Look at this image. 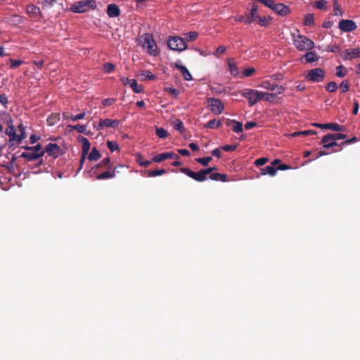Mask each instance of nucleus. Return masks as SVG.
Listing matches in <instances>:
<instances>
[{"label": "nucleus", "mask_w": 360, "mask_h": 360, "mask_svg": "<svg viewBox=\"0 0 360 360\" xmlns=\"http://www.w3.org/2000/svg\"><path fill=\"white\" fill-rule=\"evenodd\" d=\"M1 120L8 124V127L6 129V134L9 137L10 146L18 145L22 140L27 138V133L25 130L20 131V134H16L15 129L12 124V120L9 114L5 112L2 113Z\"/></svg>", "instance_id": "obj_1"}, {"label": "nucleus", "mask_w": 360, "mask_h": 360, "mask_svg": "<svg viewBox=\"0 0 360 360\" xmlns=\"http://www.w3.org/2000/svg\"><path fill=\"white\" fill-rule=\"evenodd\" d=\"M139 45L147 49V52L151 56H155L159 53L153 37L150 33H145L139 37Z\"/></svg>", "instance_id": "obj_2"}, {"label": "nucleus", "mask_w": 360, "mask_h": 360, "mask_svg": "<svg viewBox=\"0 0 360 360\" xmlns=\"http://www.w3.org/2000/svg\"><path fill=\"white\" fill-rule=\"evenodd\" d=\"M216 169L217 167H212L207 169H202L198 172H195L188 168L182 167L180 169V172L195 180L196 181L202 182L207 179V175Z\"/></svg>", "instance_id": "obj_3"}, {"label": "nucleus", "mask_w": 360, "mask_h": 360, "mask_svg": "<svg viewBox=\"0 0 360 360\" xmlns=\"http://www.w3.org/2000/svg\"><path fill=\"white\" fill-rule=\"evenodd\" d=\"M293 43L299 51H309L314 47V41L302 34L293 36Z\"/></svg>", "instance_id": "obj_4"}, {"label": "nucleus", "mask_w": 360, "mask_h": 360, "mask_svg": "<svg viewBox=\"0 0 360 360\" xmlns=\"http://www.w3.org/2000/svg\"><path fill=\"white\" fill-rule=\"evenodd\" d=\"M346 138L347 135L344 134H328L323 137L321 143L325 148L338 146L339 144L335 142L336 140L345 139Z\"/></svg>", "instance_id": "obj_5"}, {"label": "nucleus", "mask_w": 360, "mask_h": 360, "mask_svg": "<svg viewBox=\"0 0 360 360\" xmlns=\"http://www.w3.org/2000/svg\"><path fill=\"white\" fill-rule=\"evenodd\" d=\"M326 77V71L320 68L309 70L305 75V79L311 82H321Z\"/></svg>", "instance_id": "obj_6"}, {"label": "nucleus", "mask_w": 360, "mask_h": 360, "mask_svg": "<svg viewBox=\"0 0 360 360\" xmlns=\"http://www.w3.org/2000/svg\"><path fill=\"white\" fill-rule=\"evenodd\" d=\"M168 47L174 51H182L187 49L184 39L179 36L169 37L167 40Z\"/></svg>", "instance_id": "obj_7"}, {"label": "nucleus", "mask_w": 360, "mask_h": 360, "mask_svg": "<svg viewBox=\"0 0 360 360\" xmlns=\"http://www.w3.org/2000/svg\"><path fill=\"white\" fill-rule=\"evenodd\" d=\"M93 4H94V2L92 0L79 1L72 4L70 10L77 13H85L93 8Z\"/></svg>", "instance_id": "obj_8"}, {"label": "nucleus", "mask_w": 360, "mask_h": 360, "mask_svg": "<svg viewBox=\"0 0 360 360\" xmlns=\"http://www.w3.org/2000/svg\"><path fill=\"white\" fill-rule=\"evenodd\" d=\"M207 102L208 103V108L214 115H219L222 113L224 110V105L222 101L216 98H207Z\"/></svg>", "instance_id": "obj_9"}, {"label": "nucleus", "mask_w": 360, "mask_h": 360, "mask_svg": "<svg viewBox=\"0 0 360 360\" xmlns=\"http://www.w3.org/2000/svg\"><path fill=\"white\" fill-rule=\"evenodd\" d=\"M112 166V164L110 161V158H104L100 163L95 165L91 169L89 172V174L90 177H93L97 174V170L100 167H105L110 169Z\"/></svg>", "instance_id": "obj_10"}, {"label": "nucleus", "mask_w": 360, "mask_h": 360, "mask_svg": "<svg viewBox=\"0 0 360 360\" xmlns=\"http://www.w3.org/2000/svg\"><path fill=\"white\" fill-rule=\"evenodd\" d=\"M46 153L49 155L52 156L55 158L59 157L63 154L62 149L60 148V146L56 143H50L46 145L45 148V153Z\"/></svg>", "instance_id": "obj_11"}, {"label": "nucleus", "mask_w": 360, "mask_h": 360, "mask_svg": "<svg viewBox=\"0 0 360 360\" xmlns=\"http://www.w3.org/2000/svg\"><path fill=\"white\" fill-rule=\"evenodd\" d=\"M314 126L320 128V129H328L335 131H345V127L343 125H340L338 123H326V124H320V123H314Z\"/></svg>", "instance_id": "obj_12"}, {"label": "nucleus", "mask_w": 360, "mask_h": 360, "mask_svg": "<svg viewBox=\"0 0 360 360\" xmlns=\"http://www.w3.org/2000/svg\"><path fill=\"white\" fill-rule=\"evenodd\" d=\"M338 27L340 30L346 32H349L356 29L355 22L352 20H341Z\"/></svg>", "instance_id": "obj_13"}, {"label": "nucleus", "mask_w": 360, "mask_h": 360, "mask_svg": "<svg viewBox=\"0 0 360 360\" xmlns=\"http://www.w3.org/2000/svg\"><path fill=\"white\" fill-rule=\"evenodd\" d=\"M124 167L122 165H119L117 166L114 167L112 171H105L101 174H96V179L98 180H103V179H107L110 178H114L116 176V172L117 169H123Z\"/></svg>", "instance_id": "obj_14"}, {"label": "nucleus", "mask_w": 360, "mask_h": 360, "mask_svg": "<svg viewBox=\"0 0 360 360\" xmlns=\"http://www.w3.org/2000/svg\"><path fill=\"white\" fill-rule=\"evenodd\" d=\"M120 121L117 120L101 119L98 125L96 127V129L101 130L104 127H112L115 129L118 127Z\"/></svg>", "instance_id": "obj_15"}, {"label": "nucleus", "mask_w": 360, "mask_h": 360, "mask_svg": "<svg viewBox=\"0 0 360 360\" xmlns=\"http://www.w3.org/2000/svg\"><path fill=\"white\" fill-rule=\"evenodd\" d=\"M254 89H245L241 91V96L248 100L250 106H252L257 103L255 94L253 93Z\"/></svg>", "instance_id": "obj_16"}, {"label": "nucleus", "mask_w": 360, "mask_h": 360, "mask_svg": "<svg viewBox=\"0 0 360 360\" xmlns=\"http://www.w3.org/2000/svg\"><path fill=\"white\" fill-rule=\"evenodd\" d=\"M122 82L125 85H129L135 93L139 94L143 91V88L141 85L139 86L136 79H129L124 77L122 79Z\"/></svg>", "instance_id": "obj_17"}, {"label": "nucleus", "mask_w": 360, "mask_h": 360, "mask_svg": "<svg viewBox=\"0 0 360 360\" xmlns=\"http://www.w3.org/2000/svg\"><path fill=\"white\" fill-rule=\"evenodd\" d=\"M271 9H272L277 14L282 15V16H285V15H288V13H290V8L288 6H286L283 4H281V3H279V4L274 3V6H272L271 8Z\"/></svg>", "instance_id": "obj_18"}, {"label": "nucleus", "mask_w": 360, "mask_h": 360, "mask_svg": "<svg viewBox=\"0 0 360 360\" xmlns=\"http://www.w3.org/2000/svg\"><path fill=\"white\" fill-rule=\"evenodd\" d=\"M172 66L175 67L176 69H178L181 72V73L185 80H186V81L192 80V79H193L192 75L186 66L183 65L179 62L172 63Z\"/></svg>", "instance_id": "obj_19"}, {"label": "nucleus", "mask_w": 360, "mask_h": 360, "mask_svg": "<svg viewBox=\"0 0 360 360\" xmlns=\"http://www.w3.org/2000/svg\"><path fill=\"white\" fill-rule=\"evenodd\" d=\"M360 58V47L356 49H348L344 51V60H352Z\"/></svg>", "instance_id": "obj_20"}, {"label": "nucleus", "mask_w": 360, "mask_h": 360, "mask_svg": "<svg viewBox=\"0 0 360 360\" xmlns=\"http://www.w3.org/2000/svg\"><path fill=\"white\" fill-rule=\"evenodd\" d=\"M257 6L255 5V4H252L251 6L250 11L248 14H246V24H250L257 19V15H256V13L257 12Z\"/></svg>", "instance_id": "obj_21"}, {"label": "nucleus", "mask_w": 360, "mask_h": 360, "mask_svg": "<svg viewBox=\"0 0 360 360\" xmlns=\"http://www.w3.org/2000/svg\"><path fill=\"white\" fill-rule=\"evenodd\" d=\"M107 13L110 18L118 17L120 14V10L116 4H109L107 7Z\"/></svg>", "instance_id": "obj_22"}, {"label": "nucleus", "mask_w": 360, "mask_h": 360, "mask_svg": "<svg viewBox=\"0 0 360 360\" xmlns=\"http://www.w3.org/2000/svg\"><path fill=\"white\" fill-rule=\"evenodd\" d=\"M20 157L25 158L27 161H34L40 158L41 155L34 153L33 150H29L22 153Z\"/></svg>", "instance_id": "obj_23"}, {"label": "nucleus", "mask_w": 360, "mask_h": 360, "mask_svg": "<svg viewBox=\"0 0 360 360\" xmlns=\"http://www.w3.org/2000/svg\"><path fill=\"white\" fill-rule=\"evenodd\" d=\"M79 140L82 143V153L84 155H87L89 152L91 143L89 140L83 136H79Z\"/></svg>", "instance_id": "obj_24"}, {"label": "nucleus", "mask_w": 360, "mask_h": 360, "mask_svg": "<svg viewBox=\"0 0 360 360\" xmlns=\"http://www.w3.org/2000/svg\"><path fill=\"white\" fill-rule=\"evenodd\" d=\"M260 174L262 175H269L271 176H274L276 174V169L273 167L271 165H268L264 168L260 169Z\"/></svg>", "instance_id": "obj_25"}, {"label": "nucleus", "mask_w": 360, "mask_h": 360, "mask_svg": "<svg viewBox=\"0 0 360 360\" xmlns=\"http://www.w3.org/2000/svg\"><path fill=\"white\" fill-rule=\"evenodd\" d=\"M305 59L306 63H314L316 62L319 59V56H317L315 51L307 52L303 56Z\"/></svg>", "instance_id": "obj_26"}, {"label": "nucleus", "mask_w": 360, "mask_h": 360, "mask_svg": "<svg viewBox=\"0 0 360 360\" xmlns=\"http://www.w3.org/2000/svg\"><path fill=\"white\" fill-rule=\"evenodd\" d=\"M101 158V154L100 153L99 150L95 147L92 148L91 151L90 152L88 156V159L90 161H96L99 160Z\"/></svg>", "instance_id": "obj_27"}, {"label": "nucleus", "mask_w": 360, "mask_h": 360, "mask_svg": "<svg viewBox=\"0 0 360 360\" xmlns=\"http://www.w3.org/2000/svg\"><path fill=\"white\" fill-rule=\"evenodd\" d=\"M172 125L174 129L179 131L181 134H183L185 131L184 125L183 122L179 119H175L172 121Z\"/></svg>", "instance_id": "obj_28"}, {"label": "nucleus", "mask_w": 360, "mask_h": 360, "mask_svg": "<svg viewBox=\"0 0 360 360\" xmlns=\"http://www.w3.org/2000/svg\"><path fill=\"white\" fill-rule=\"evenodd\" d=\"M2 20L14 25H18L22 22L21 17L17 15H13L11 19L7 17H4L3 19H1V21Z\"/></svg>", "instance_id": "obj_29"}, {"label": "nucleus", "mask_w": 360, "mask_h": 360, "mask_svg": "<svg viewBox=\"0 0 360 360\" xmlns=\"http://www.w3.org/2000/svg\"><path fill=\"white\" fill-rule=\"evenodd\" d=\"M27 13L30 15L35 16L41 12L39 7L34 4H29L27 6Z\"/></svg>", "instance_id": "obj_30"}, {"label": "nucleus", "mask_w": 360, "mask_h": 360, "mask_svg": "<svg viewBox=\"0 0 360 360\" xmlns=\"http://www.w3.org/2000/svg\"><path fill=\"white\" fill-rule=\"evenodd\" d=\"M60 114L59 113H51L47 117V122L49 125H54L60 120Z\"/></svg>", "instance_id": "obj_31"}, {"label": "nucleus", "mask_w": 360, "mask_h": 360, "mask_svg": "<svg viewBox=\"0 0 360 360\" xmlns=\"http://www.w3.org/2000/svg\"><path fill=\"white\" fill-rule=\"evenodd\" d=\"M221 126V120H218V121H216L215 119L214 120H210L209 122H207L204 127L205 128H207V129H214V128H219Z\"/></svg>", "instance_id": "obj_32"}, {"label": "nucleus", "mask_w": 360, "mask_h": 360, "mask_svg": "<svg viewBox=\"0 0 360 360\" xmlns=\"http://www.w3.org/2000/svg\"><path fill=\"white\" fill-rule=\"evenodd\" d=\"M184 41H194L196 40L198 36V33L197 32H190L188 33L184 34Z\"/></svg>", "instance_id": "obj_33"}, {"label": "nucleus", "mask_w": 360, "mask_h": 360, "mask_svg": "<svg viewBox=\"0 0 360 360\" xmlns=\"http://www.w3.org/2000/svg\"><path fill=\"white\" fill-rule=\"evenodd\" d=\"M166 172H167L166 170L164 169H155V170L150 169V170L146 171L147 176L149 177L160 176V175L165 174Z\"/></svg>", "instance_id": "obj_34"}, {"label": "nucleus", "mask_w": 360, "mask_h": 360, "mask_svg": "<svg viewBox=\"0 0 360 360\" xmlns=\"http://www.w3.org/2000/svg\"><path fill=\"white\" fill-rule=\"evenodd\" d=\"M304 25L307 26H312L314 25V17L313 14L308 13L305 15L304 18Z\"/></svg>", "instance_id": "obj_35"}, {"label": "nucleus", "mask_w": 360, "mask_h": 360, "mask_svg": "<svg viewBox=\"0 0 360 360\" xmlns=\"http://www.w3.org/2000/svg\"><path fill=\"white\" fill-rule=\"evenodd\" d=\"M328 2L326 0H319L314 3V7L318 9L326 11Z\"/></svg>", "instance_id": "obj_36"}, {"label": "nucleus", "mask_w": 360, "mask_h": 360, "mask_svg": "<svg viewBox=\"0 0 360 360\" xmlns=\"http://www.w3.org/2000/svg\"><path fill=\"white\" fill-rule=\"evenodd\" d=\"M168 159V154L167 153H160V154H158L156 155L153 159L152 160L155 162H160L165 160H167Z\"/></svg>", "instance_id": "obj_37"}, {"label": "nucleus", "mask_w": 360, "mask_h": 360, "mask_svg": "<svg viewBox=\"0 0 360 360\" xmlns=\"http://www.w3.org/2000/svg\"><path fill=\"white\" fill-rule=\"evenodd\" d=\"M229 70H230L231 75H233L234 77L238 75L239 70H238L236 65L233 62H231V61L229 62Z\"/></svg>", "instance_id": "obj_38"}, {"label": "nucleus", "mask_w": 360, "mask_h": 360, "mask_svg": "<svg viewBox=\"0 0 360 360\" xmlns=\"http://www.w3.org/2000/svg\"><path fill=\"white\" fill-rule=\"evenodd\" d=\"M335 75L337 77L342 78L347 75V70L342 65H339L336 68Z\"/></svg>", "instance_id": "obj_39"}, {"label": "nucleus", "mask_w": 360, "mask_h": 360, "mask_svg": "<svg viewBox=\"0 0 360 360\" xmlns=\"http://www.w3.org/2000/svg\"><path fill=\"white\" fill-rule=\"evenodd\" d=\"M31 150H33L34 153L41 155V158L44 156L45 154V149H43L40 143H37L36 146H32L30 148Z\"/></svg>", "instance_id": "obj_40"}, {"label": "nucleus", "mask_w": 360, "mask_h": 360, "mask_svg": "<svg viewBox=\"0 0 360 360\" xmlns=\"http://www.w3.org/2000/svg\"><path fill=\"white\" fill-rule=\"evenodd\" d=\"M68 127H72L73 129H75L79 133H82V134H84L86 135L89 134V131H87L86 126H84V125L77 124L73 127L71 125H69Z\"/></svg>", "instance_id": "obj_41"}, {"label": "nucleus", "mask_w": 360, "mask_h": 360, "mask_svg": "<svg viewBox=\"0 0 360 360\" xmlns=\"http://www.w3.org/2000/svg\"><path fill=\"white\" fill-rule=\"evenodd\" d=\"M349 81L348 79L343 80L340 85L342 93H346L347 91H348L349 89Z\"/></svg>", "instance_id": "obj_42"}, {"label": "nucleus", "mask_w": 360, "mask_h": 360, "mask_svg": "<svg viewBox=\"0 0 360 360\" xmlns=\"http://www.w3.org/2000/svg\"><path fill=\"white\" fill-rule=\"evenodd\" d=\"M326 89L330 93L335 92L338 89V85L335 82H330L327 84Z\"/></svg>", "instance_id": "obj_43"}, {"label": "nucleus", "mask_w": 360, "mask_h": 360, "mask_svg": "<svg viewBox=\"0 0 360 360\" xmlns=\"http://www.w3.org/2000/svg\"><path fill=\"white\" fill-rule=\"evenodd\" d=\"M274 84V83H271L269 80H264L262 82L259 86L271 91Z\"/></svg>", "instance_id": "obj_44"}, {"label": "nucleus", "mask_w": 360, "mask_h": 360, "mask_svg": "<svg viewBox=\"0 0 360 360\" xmlns=\"http://www.w3.org/2000/svg\"><path fill=\"white\" fill-rule=\"evenodd\" d=\"M285 88L281 85H278L274 83L271 91H273V94H276V96L277 94H281L284 92Z\"/></svg>", "instance_id": "obj_45"}, {"label": "nucleus", "mask_w": 360, "mask_h": 360, "mask_svg": "<svg viewBox=\"0 0 360 360\" xmlns=\"http://www.w3.org/2000/svg\"><path fill=\"white\" fill-rule=\"evenodd\" d=\"M156 135L160 139H165L168 136V132L163 128L156 129Z\"/></svg>", "instance_id": "obj_46"}, {"label": "nucleus", "mask_w": 360, "mask_h": 360, "mask_svg": "<svg viewBox=\"0 0 360 360\" xmlns=\"http://www.w3.org/2000/svg\"><path fill=\"white\" fill-rule=\"evenodd\" d=\"M233 131L236 133H239L243 131V123L238 121H235L233 124Z\"/></svg>", "instance_id": "obj_47"}, {"label": "nucleus", "mask_w": 360, "mask_h": 360, "mask_svg": "<svg viewBox=\"0 0 360 360\" xmlns=\"http://www.w3.org/2000/svg\"><path fill=\"white\" fill-rule=\"evenodd\" d=\"M212 160V157H204L200 158H197L195 160L201 164L202 165L206 167L208 165L209 162Z\"/></svg>", "instance_id": "obj_48"}, {"label": "nucleus", "mask_w": 360, "mask_h": 360, "mask_svg": "<svg viewBox=\"0 0 360 360\" xmlns=\"http://www.w3.org/2000/svg\"><path fill=\"white\" fill-rule=\"evenodd\" d=\"M316 134V132L314 130H305V131L295 132L292 134V136H297L300 135L308 136V135H313V134Z\"/></svg>", "instance_id": "obj_49"}, {"label": "nucleus", "mask_w": 360, "mask_h": 360, "mask_svg": "<svg viewBox=\"0 0 360 360\" xmlns=\"http://www.w3.org/2000/svg\"><path fill=\"white\" fill-rule=\"evenodd\" d=\"M107 146L111 152L119 149V145L115 141H108Z\"/></svg>", "instance_id": "obj_50"}, {"label": "nucleus", "mask_w": 360, "mask_h": 360, "mask_svg": "<svg viewBox=\"0 0 360 360\" xmlns=\"http://www.w3.org/2000/svg\"><path fill=\"white\" fill-rule=\"evenodd\" d=\"M22 63L23 61L21 60L12 59L11 60H10V68L16 69Z\"/></svg>", "instance_id": "obj_51"}, {"label": "nucleus", "mask_w": 360, "mask_h": 360, "mask_svg": "<svg viewBox=\"0 0 360 360\" xmlns=\"http://www.w3.org/2000/svg\"><path fill=\"white\" fill-rule=\"evenodd\" d=\"M333 8L335 15H342V11L340 9V6L338 4V0H333Z\"/></svg>", "instance_id": "obj_52"}, {"label": "nucleus", "mask_w": 360, "mask_h": 360, "mask_svg": "<svg viewBox=\"0 0 360 360\" xmlns=\"http://www.w3.org/2000/svg\"><path fill=\"white\" fill-rule=\"evenodd\" d=\"M326 50L329 52L339 53V52H340L341 49H340V46H338L337 44H333V45H328L327 46Z\"/></svg>", "instance_id": "obj_53"}, {"label": "nucleus", "mask_w": 360, "mask_h": 360, "mask_svg": "<svg viewBox=\"0 0 360 360\" xmlns=\"http://www.w3.org/2000/svg\"><path fill=\"white\" fill-rule=\"evenodd\" d=\"M4 49H3V47H1V58H2L1 65H9L10 66V60H11L12 58H9V57L4 58Z\"/></svg>", "instance_id": "obj_54"}, {"label": "nucleus", "mask_w": 360, "mask_h": 360, "mask_svg": "<svg viewBox=\"0 0 360 360\" xmlns=\"http://www.w3.org/2000/svg\"><path fill=\"white\" fill-rule=\"evenodd\" d=\"M141 75L145 77V79L154 80L156 79V76L150 71H142Z\"/></svg>", "instance_id": "obj_55"}, {"label": "nucleus", "mask_w": 360, "mask_h": 360, "mask_svg": "<svg viewBox=\"0 0 360 360\" xmlns=\"http://www.w3.org/2000/svg\"><path fill=\"white\" fill-rule=\"evenodd\" d=\"M115 69V65L110 63H106L103 65V70L105 72L110 73L112 72Z\"/></svg>", "instance_id": "obj_56"}, {"label": "nucleus", "mask_w": 360, "mask_h": 360, "mask_svg": "<svg viewBox=\"0 0 360 360\" xmlns=\"http://www.w3.org/2000/svg\"><path fill=\"white\" fill-rule=\"evenodd\" d=\"M269 161L267 158H260L255 161V165L257 167L265 165Z\"/></svg>", "instance_id": "obj_57"}, {"label": "nucleus", "mask_w": 360, "mask_h": 360, "mask_svg": "<svg viewBox=\"0 0 360 360\" xmlns=\"http://www.w3.org/2000/svg\"><path fill=\"white\" fill-rule=\"evenodd\" d=\"M255 72V69L254 68H246L243 72V76L244 77H248L251 76Z\"/></svg>", "instance_id": "obj_58"}, {"label": "nucleus", "mask_w": 360, "mask_h": 360, "mask_svg": "<svg viewBox=\"0 0 360 360\" xmlns=\"http://www.w3.org/2000/svg\"><path fill=\"white\" fill-rule=\"evenodd\" d=\"M253 93L255 94L257 97V102L261 100H264L266 92L259 91L257 90L254 89Z\"/></svg>", "instance_id": "obj_59"}, {"label": "nucleus", "mask_w": 360, "mask_h": 360, "mask_svg": "<svg viewBox=\"0 0 360 360\" xmlns=\"http://www.w3.org/2000/svg\"><path fill=\"white\" fill-rule=\"evenodd\" d=\"M225 51H226V47H225V46H219V47L217 49V50H216V51H215V53H214V55L217 58H219V57H220V56H221V54H223V53L225 52Z\"/></svg>", "instance_id": "obj_60"}, {"label": "nucleus", "mask_w": 360, "mask_h": 360, "mask_svg": "<svg viewBox=\"0 0 360 360\" xmlns=\"http://www.w3.org/2000/svg\"><path fill=\"white\" fill-rule=\"evenodd\" d=\"M238 147V145H225L222 146V149L226 152H230L235 150Z\"/></svg>", "instance_id": "obj_61"}, {"label": "nucleus", "mask_w": 360, "mask_h": 360, "mask_svg": "<svg viewBox=\"0 0 360 360\" xmlns=\"http://www.w3.org/2000/svg\"><path fill=\"white\" fill-rule=\"evenodd\" d=\"M166 91L174 97H177L179 94L177 89L172 87L166 88Z\"/></svg>", "instance_id": "obj_62"}, {"label": "nucleus", "mask_w": 360, "mask_h": 360, "mask_svg": "<svg viewBox=\"0 0 360 360\" xmlns=\"http://www.w3.org/2000/svg\"><path fill=\"white\" fill-rule=\"evenodd\" d=\"M137 161H138L139 165L143 166L144 167H148L151 163V161H150V160H145V161L143 160L141 156H139Z\"/></svg>", "instance_id": "obj_63"}, {"label": "nucleus", "mask_w": 360, "mask_h": 360, "mask_svg": "<svg viewBox=\"0 0 360 360\" xmlns=\"http://www.w3.org/2000/svg\"><path fill=\"white\" fill-rule=\"evenodd\" d=\"M115 101H116L115 98H108L103 100L102 103L104 105L109 106V105H111L112 103H114L115 102Z\"/></svg>", "instance_id": "obj_64"}]
</instances>
